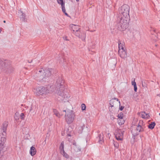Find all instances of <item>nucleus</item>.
<instances>
[{"label": "nucleus", "instance_id": "1", "mask_svg": "<svg viewBox=\"0 0 160 160\" xmlns=\"http://www.w3.org/2000/svg\"><path fill=\"white\" fill-rule=\"evenodd\" d=\"M64 81L61 76L58 77L54 86H52L50 87H42V95H46L50 93L52 91L61 96L63 98H68L69 96L67 95V92H64Z\"/></svg>", "mask_w": 160, "mask_h": 160}, {"label": "nucleus", "instance_id": "2", "mask_svg": "<svg viewBox=\"0 0 160 160\" xmlns=\"http://www.w3.org/2000/svg\"><path fill=\"white\" fill-rule=\"evenodd\" d=\"M130 18L128 19L125 17H118V22L117 27L118 29L123 31L125 30L127 28Z\"/></svg>", "mask_w": 160, "mask_h": 160}, {"label": "nucleus", "instance_id": "3", "mask_svg": "<svg viewBox=\"0 0 160 160\" xmlns=\"http://www.w3.org/2000/svg\"><path fill=\"white\" fill-rule=\"evenodd\" d=\"M132 124L134 126V127H132L131 132L134 136H136L139 134V132L144 131L146 128L145 124L143 123L142 121H140L136 126L134 125V121L132 122Z\"/></svg>", "mask_w": 160, "mask_h": 160}, {"label": "nucleus", "instance_id": "4", "mask_svg": "<svg viewBox=\"0 0 160 160\" xmlns=\"http://www.w3.org/2000/svg\"><path fill=\"white\" fill-rule=\"evenodd\" d=\"M4 62H2L0 63V69L3 70L5 72L9 74L14 71L13 68L11 65L10 62L7 60H5Z\"/></svg>", "mask_w": 160, "mask_h": 160}, {"label": "nucleus", "instance_id": "5", "mask_svg": "<svg viewBox=\"0 0 160 160\" xmlns=\"http://www.w3.org/2000/svg\"><path fill=\"white\" fill-rule=\"evenodd\" d=\"M129 7L127 4H124L119 8L118 9V12L120 15L118 17H125L128 19L130 18L129 15Z\"/></svg>", "mask_w": 160, "mask_h": 160}, {"label": "nucleus", "instance_id": "6", "mask_svg": "<svg viewBox=\"0 0 160 160\" xmlns=\"http://www.w3.org/2000/svg\"><path fill=\"white\" fill-rule=\"evenodd\" d=\"M63 112H65V120L68 124L71 123L73 121L75 115L72 110H64Z\"/></svg>", "mask_w": 160, "mask_h": 160}, {"label": "nucleus", "instance_id": "7", "mask_svg": "<svg viewBox=\"0 0 160 160\" xmlns=\"http://www.w3.org/2000/svg\"><path fill=\"white\" fill-rule=\"evenodd\" d=\"M124 131L122 130L117 129L116 130L115 137L118 140H122L123 138Z\"/></svg>", "mask_w": 160, "mask_h": 160}, {"label": "nucleus", "instance_id": "8", "mask_svg": "<svg viewBox=\"0 0 160 160\" xmlns=\"http://www.w3.org/2000/svg\"><path fill=\"white\" fill-rule=\"evenodd\" d=\"M44 70H39L36 73V76L38 80L40 81L45 78L44 75Z\"/></svg>", "mask_w": 160, "mask_h": 160}, {"label": "nucleus", "instance_id": "9", "mask_svg": "<svg viewBox=\"0 0 160 160\" xmlns=\"http://www.w3.org/2000/svg\"><path fill=\"white\" fill-rule=\"evenodd\" d=\"M118 52L119 56L121 58L123 59L127 58V54L125 49L119 50Z\"/></svg>", "mask_w": 160, "mask_h": 160}, {"label": "nucleus", "instance_id": "10", "mask_svg": "<svg viewBox=\"0 0 160 160\" xmlns=\"http://www.w3.org/2000/svg\"><path fill=\"white\" fill-rule=\"evenodd\" d=\"M70 27L72 28V29L73 31V33H74L75 35L76 33L80 32V31L79 30L80 28L79 26L72 24L70 25Z\"/></svg>", "mask_w": 160, "mask_h": 160}, {"label": "nucleus", "instance_id": "11", "mask_svg": "<svg viewBox=\"0 0 160 160\" xmlns=\"http://www.w3.org/2000/svg\"><path fill=\"white\" fill-rule=\"evenodd\" d=\"M109 104L111 107L114 106V105L116 104L119 103V106H120V101H119L118 99L117 98H114V99H112L110 100Z\"/></svg>", "mask_w": 160, "mask_h": 160}, {"label": "nucleus", "instance_id": "12", "mask_svg": "<svg viewBox=\"0 0 160 160\" xmlns=\"http://www.w3.org/2000/svg\"><path fill=\"white\" fill-rule=\"evenodd\" d=\"M75 35L81 39L82 41H84L86 38V34L84 32H77L76 33Z\"/></svg>", "mask_w": 160, "mask_h": 160}, {"label": "nucleus", "instance_id": "13", "mask_svg": "<svg viewBox=\"0 0 160 160\" xmlns=\"http://www.w3.org/2000/svg\"><path fill=\"white\" fill-rule=\"evenodd\" d=\"M52 69H47L44 70V73H45L44 75L45 78L46 77H49L52 74Z\"/></svg>", "mask_w": 160, "mask_h": 160}, {"label": "nucleus", "instance_id": "14", "mask_svg": "<svg viewBox=\"0 0 160 160\" xmlns=\"http://www.w3.org/2000/svg\"><path fill=\"white\" fill-rule=\"evenodd\" d=\"M18 13L21 14V16H20V20L22 21L25 22L26 19L25 14L21 10V9L20 10H19Z\"/></svg>", "mask_w": 160, "mask_h": 160}, {"label": "nucleus", "instance_id": "15", "mask_svg": "<svg viewBox=\"0 0 160 160\" xmlns=\"http://www.w3.org/2000/svg\"><path fill=\"white\" fill-rule=\"evenodd\" d=\"M42 87H38L35 88L34 89V92L38 95H42Z\"/></svg>", "mask_w": 160, "mask_h": 160}, {"label": "nucleus", "instance_id": "16", "mask_svg": "<svg viewBox=\"0 0 160 160\" xmlns=\"http://www.w3.org/2000/svg\"><path fill=\"white\" fill-rule=\"evenodd\" d=\"M57 2L58 4H61V5L62 9L63 12L65 11V3L63 0H57Z\"/></svg>", "mask_w": 160, "mask_h": 160}, {"label": "nucleus", "instance_id": "17", "mask_svg": "<svg viewBox=\"0 0 160 160\" xmlns=\"http://www.w3.org/2000/svg\"><path fill=\"white\" fill-rule=\"evenodd\" d=\"M36 150L35 148L33 146L31 147L30 150V153L32 156H33L36 154Z\"/></svg>", "mask_w": 160, "mask_h": 160}, {"label": "nucleus", "instance_id": "18", "mask_svg": "<svg viewBox=\"0 0 160 160\" xmlns=\"http://www.w3.org/2000/svg\"><path fill=\"white\" fill-rule=\"evenodd\" d=\"M103 133L100 134L98 136V142L99 143L102 144L103 142Z\"/></svg>", "mask_w": 160, "mask_h": 160}, {"label": "nucleus", "instance_id": "19", "mask_svg": "<svg viewBox=\"0 0 160 160\" xmlns=\"http://www.w3.org/2000/svg\"><path fill=\"white\" fill-rule=\"evenodd\" d=\"M73 148L75 152H78L80 151V148L78 146L76 145V143H73Z\"/></svg>", "mask_w": 160, "mask_h": 160}, {"label": "nucleus", "instance_id": "20", "mask_svg": "<svg viewBox=\"0 0 160 160\" xmlns=\"http://www.w3.org/2000/svg\"><path fill=\"white\" fill-rule=\"evenodd\" d=\"M141 116L143 118H148L149 116L148 113H146L145 112H142L141 113Z\"/></svg>", "mask_w": 160, "mask_h": 160}, {"label": "nucleus", "instance_id": "21", "mask_svg": "<svg viewBox=\"0 0 160 160\" xmlns=\"http://www.w3.org/2000/svg\"><path fill=\"white\" fill-rule=\"evenodd\" d=\"M123 42H121L120 41H118V48L119 50L120 49H124L123 47Z\"/></svg>", "mask_w": 160, "mask_h": 160}, {"label": "nucleus", "instance_id": "22", "mask_svg": "<svg viewBox=\"0 0 160 160\" xmlns=\"http://www.w3.org/2000/svg\"><path fill=\"white\" fill-rule=\"evenodd\" d=\"M64 142H61L60 146L59 147V149L60 152H64Z\"/></svg>", "mask_w": 160, "mask_h": 160}, {"label": "nucleus", "instance_id": "23", "mask_svg": "<svg viewBox=\"0 0 160 160\" xmlns=\"http://www.w3.org/2000/svg\"><path fill=\"white\" fill-rule=\"evenodd\" d=\"M132 85L134 86V91L136 92L137 90V88L136 85V82H135V79H134V81L132 82Z\"/></svg>", "mask_w": 160, "mask_h": 160}, {"label": "nucleus", "instance_id": "24", "mask_svg": "<svg viewBox=\"0 0 160 160\" xmlns=\"http://www.w3.org/2000/svg\"><path fill=\"white\" fill-rule=\"evenodd\" d=\"M155 125L156 123L155 122H152L148 125V127L149 128L152 129L154 128Z\"/></svg>", "mask_w": 160, "mask_h": 160}, {"label": "nucleus", "instance_id": "25", "mask_svg": "<svg viewBox=\"0 0 160 160\" xmlns=\"http://www.w3.org/2000/svg\"><path fill=\"white\" fill-rule=\"evenodd\" d=\"M53 112L54 113V114H55L57 117L59 118L61 117V115L59 112H58V111L56 110L53 109Z\"/></svg>", "mask_w": 160, "mask_h": 160}, {"label": "nucleus", "instance_id": "26", "mask_svg": "<svg viewBox=\"0 0 160 160\" xmlns=\"http://www.w3.org/2000/svg\"><path fill=\"white\" fill-rule=\"evenodd\" d=\"M60 153L63 157H65L66 158H69L68 155L64 151V152H60Z\"/></svg>", "mask_w": 160, "mask_h": 160}, {"label": "nucleus", "instance_id": "27", "mask_svg": "<svg viewBox=\"0 0 160 160\" xmlns=\"http://www.w3.org/2000/svg\"><path fill=\"white\" fill-rule=\"evenodd\" d=\"M85 127V126L83 125L82 126H81L79 128L78 132L79 133H82L83 130V128Z\"/></svg>", "mask_w": 160, "mask_h": 160}, {"label": "nucleus", "instance_id": "28", "mask_svg": "<svg viewBox=\"0 0 160 160\" xmlns=\"http://www.w3.org/2000/svg\"><path fill=\"white\" fill-rule=\"evenodd\" d=\"M118 118L122 119L123 117V114L122 113H119L118 115Z\"/></svg>", "mask_w": 160, "mask_h": 160}, {"label": "nucleus", "instance_id": "29", "mask_svg": "<svg viewBox=\"0 0 160 160\" xmlns=\"http://www.w3.org/2000/svg\"><path fill=\"white\" fill-rule=\"evenodd\" d=\"M142 87H143L144 88L146 87L147 86V84L146 83V81H142Z\"/></svg>", "mask_w": 160, "mask_h": 160}, {"label": "nucleus", "instance_id": "30", "mask_svg": "<svg viewBox=\"0 0 160 160\" xmlns=\"http://www.w3.org/2000/svg\"><path fill=\"white\" fill-rule=\"evenodd\" d=\"M82 110L83 111L86 109V106L84 104H82L81 105Z\"/></svg>", "mask_w": 160, "mask_h": 160}, {"label": "nucleus", "instance_id": "31", "mask_svg": "<svg viewBox=\"0 0 160 160\" xmlns=\"http://www.w3.org/2000/svg\"><path fill=\"white\" fill-rule=\"evenodd\" d=\"M20 118H21V119H24V118H25V115H24V113H22L21 114V115H20Z\"/></svg>", "mask_w": 160, "mask_h": 160}, {"label": "nucleus", "instance_id": "32", "mask_svg": "<svg viewBox=\"0 0 160 160\" xmlns=\"http://www.w3.org/2000/svg\"><path fill=\"white\" fill-rule=\"evenodd\" d=\"M118 122L119 124L122 125L124 123V122L123 120H122L121 122V121H120V120H118Z\"/></svg>", "mask_w": 160, "mask_h": 160}, {"label": "nucleus", "instance_id": "33", "mask_svg": "<svg viewBox=\"0 0 160 160\" xmlns=\"http://www.w3.org/2000/svg\"><path fill=\"white\" fill-rule=\"evenodd\" d=\"M151 31H152L154 32H156V29L152 28H151Z\"/></svg>", "mask_w": 160, "mask_h": 160}, {"label": "nucleus", "instance_id": "34", "mask_svg": "<svg viewBox=\"0 0 160 160\" xmlns=\"http://www.w3.org/2000/svg\"><path fill=\"white\" fill-rule=\"evenodd\" d=\"M63 38L64 40H66V41H68L69 40L68 39H67V37L66 36H64L63 37Z\"/></svg>", "mask_w": 160, "mask_h": 160}, {"label": "nucleus", "instance_id": "35", "mask_svg": "<svg viewBox=\"0 0 160 160\" xmlns=\"http://www.w3.org/2000/svg\"><path fill=\"white\" fill-rule=\"evenodd\" d=\"M124 108V107H123L122 106H121V107H120V110L121 111H122L123 109Z\"/></svg>", "mask_w": 160, "mask_h": 160}, {"label": "nucleus", "instance_id": "36", "mask_svg": "<svg viewBox=\"0 0 160 160\" xmlns=\"http://www.w3.org/2000/svg\"><path fill=\"white\" fill-rule=\"evenodd\" d=\"M4 60H5L1 59L0 58V63H1V65L2 64V63H1L2 62H4Z\"/></svg>", "mask_w": 160, "mask_h": 160}, {"label": "nucleus", "instance_id": "37", "mask_svg": "<svg viewBox=\"0 0 160 160\" xmlns=\"http://www.w3.org/2000/svg\"><path fill=\"white\" fill-rule=\"evenodd\" d=\"M114 146L115 147H116L118 148V144H115L114 143Z\"/></svg>", "mask_w": 160, "mask_h": 160}, {"label": "nucleus", "instance_id": "38", "mask_svg": "<svg viewBox=\"0 0 160 160\" xmlns=\"http://www.w3.org/2000/svg\"><path fill=\"white\" fill-rule=\"evenodd\" d=\"M63 12L66 15H67V16H68V14L66 12V11L64 12Z\"/></svg>", "mask_w": 160, "mask_h": 160}, {"label": "nucleus", "instance_id": "39", "mask_svg": "<svg viewBox=\"0 0 160 160\" xmlns=\"http://www.w3.org/2000/svg\"><path fill=\"white\" fill-rule=\"evenodd\" d=\"M32 110V107H31V108H30V112Z\"/></svg>", "mask_w": 160, "mask_h": 160}, {"label": "nucleus", "instance_id": "40", "mask_svg": "<svg viewBox=\"0 0 160 160\" xmlns=\"http://www.w3.org/2000/svg\"><path fill=\"white\" fill-rule=\"evenodd\" d=\"M3 22H4V23H5V22H6V21H5V20H4V21H3Z\"/></svg>", "mask_w": 160, "mask_h": 160}, {"label": "nucleus", "instance_id": "41", "mask_svg": "<svg viewBox=\"0 0 160 160\" xmlns=\"http://www.w3.org/2000/svg\"><path fill=\"white\" fill-rule=\"evenodd\" d=\"M1 31H2V30L0 28V32H1Z\"/></svg>", "mask_w": 160, "mask_h": 160}, {"label": "nucleus", "instance_id": "42", "mask_svg": "<svg viewBox=\"0 0 160 160\" xmlns=\"http://www.w3.org/2000/svg\"><path fill=\"white\" fill-rule=\"evenodd\" d=\"M79 0H76V1H77V2H78L79 1Z\"/></svg>", "mask_w": 160, "mask_h": 160}, {"label": "nucleus", "instance_id": "43", "mask_svg": "<svg viewBox=\"0 0 160 160\" xmlns=\"http://www.w3.org/2000/svg\"><path fill=\"white\" fill-rule=\"evenodd\" d=\"M158 96H159L160 97V94L158 95Z\"/></svg>", "mask_w": 160, "mask_h": 160}, {"label": "nucleus", "instance_id": "44", "mask_svg": "<svg viewBox=\"0 0 160 160\" xmlns=\"http://www.w3.org/2000/svg\"><path fill=\"white\" fill-rule=\"evenodd\" d=\"M159 114L160 115V113H159Z\"/></svg>", "mask_w": 160, "mask_h": 160}, {"label": "nucleus", "instance_id": "45", "mask_svg": "<svg viewBox=\"0 0 160 160\" xmlns=\"http://www.w3.org/2000/svg\"><path fill=\"white\" fill-rule=\"evenodd\" d=\"M159 21H160V20H159Z\"/></svg>", "mask_w": 160, "mask_h": 160}]
</instances>
